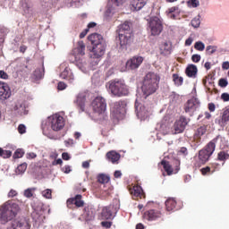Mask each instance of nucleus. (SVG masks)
Instances as JSON below:
<instances>
[{"label": "nucleus", "mask_w": 229, "mask_h": 229, "mask_svg": "<svg viewBox=\"0 0 229 229\" xmlns=\"http://www.w3.org/2000/svg\"><path fill=\"white\" fill-rule=\"evenodd\" d=\"M159 81L160 76H158L157 73H147L141 86V93L138 91V93L141 95V99H147L148 96L155 94L158 89Z\"/></svg>", "instance_id": "obj_1"}, {"label": "nucleus", "mask_w": 229, "mask_h": 229, "mask_svg": "<svg viewBox=\"0 0 229 229\" xmlns=\"http://www.w3.org/2000/svg\"><path fill=\"white\" fill-rule=\"evenodd\" d=\"M65 126V119L60 114H55L47 118L45 122L42 123V130L44 135L49 137L52 131H60L64 130Z\"/></svg>", "instance_id": "obj_2"}, {"label": "nucleus", "mask_w": 229, "mask_h": 229, "mask_svg": "<svg viewBox=\"0 0 229 229\" xmlns=\"http://www.w3.org/2000/svg\"><path fill=\"white\" fill-rule=\"evenodd\" d=\"M88 39L92 44V49L89 54L90 58H101L106 51V41H105L103 36L93 33L88 37Z\"/></svg>", "instance_id": "obj_3"}, {"label": "nucleus", "mask_w": 229, "mask_h": 229, "mask_svg": "<svg viewBox=\"0 0 229 229\" xmlns=\"http://www.w3.org/2000/svg\"><path fill=\"white\" fill-rule=\"evenodd\" d=\"M21 208L19 204L8 200L0 208V223L6 225L8 221H12L17 214H19Z\"/></svg>", "instance_id": "obj_4"}, {"label": "nucleus", "mask_w": 229, "mask_h": 229, "mask_svg": "<svg viewBox=\"0 0 229 229\" xmlns=\"http://www.w3.org/2000/svg\"><path fill=\"white\" fill-rule=\"evenodd\" d=\"M74 58H75V65L81 71V72H84V74H87L89 71H90V64L87 60L84 58L85 56V43L83 41L78 42V47L74 49Z\"/></svg>", "instance_id": "obj_5"}, {"label": "nucleus", "mask_w": 229, "mask_h": 229, "mask_svg": "<svg viewBox=\"0 0 229 229\" xmlns=\"http://www.w3.org/2000/svg\"><path fill=\"white\" fill-rule=\"evenodd\" d=\"M106 89L111 92L113 96L116 98H123V96H128V86L121 79H114L109 81L106 85Z\"/></svg>", "instance_id": "obj_6"}, {"label": "nucleus", "mask_w": 229, "mask_h": 229, "mask_svg": "<svg viewBox=\"0 0 229 229\" xmlns=\"http://www.w3.org/2000/svg\"><path fill=\"white\" fill-rule=\"evenodd\" d=\"M131 28V23L130 21H125L124 23L118 26L117 31L121 49H128L130 38H131V33L130 32Z\"/></svg>", "instance_id": "obj_7"}, {"label": "nucleus", "mask_w": 229, "mask_h": 229, "mask_svg": "<svg viewBox=\"0 0 229 229\" xmlns=\"http://www.w3.org/2000/svg\"><path fill=\"white\" fill-rule=\"evenodd\" d=\"M144 101H146V99L142 98V95L140 93H137L135 113L138 119H140V121H146V119L148 118L151 114V107L146 108V105L143 104Z\"/></svg>", "instance_id": "obj_8"}, {"label": "nucleus", "mask_w": 229, "mask_h": 229, "mask_svg": "<svg viewBox=\"0 0 229 229\" xmlns=\"http://www.w3.org/2000/svg\"><path fill=\"white\" fill-rule=\"evenodd\" d=\"M223 138L221 136H217L216 139L211 140L205 148L199 150V158L200 161V164H205L206 162H208V159L210 157H212L214 151H216V141L221 140Z\"/></svg>", "instance_id": "obj_9"}, {"label": "nucleus", "mask_w": 229, "mask_h": 229, "mask_svg": "<svg viewBox=\"0 0 229 229\" xmlns=\"http://www.w3.org/2000/svg\"><path fill=\"white\" fill-rule=\"evenodd\" d=\"M164 30L162 19L158 16H152L148 21V30L152 37H158Z\"/></svg>", "instance_id": "obj_10"}, {"label": "nucleus", "mask_w": 229, "mask_h": 229, "mask_svg": "<svg viewBox=\"0 0 229 229\" xmlns=\"http://www.w3.org/2000/svg\"><path fill=\"white\" fill-rule=\"evenodd\" d=\"M126 114V102L120 100L117 102H114L111 105V115L114 117V119H123Z\"/></svg>", "instance_id": "obj_11"}, {"label": "nucleus", "mask_w": 229, "mask_h": 229, "mask_svg": "<svg viewBox=\"0 0 229 229\" xmlns=\"http://www.w3.org/2000/svg\"><path fill=\"white\" fill-rule=\"evenodd\" d=\"M91 109L96 115H103L106 112V101L103 97H97L91 102Z\"/></svg>", "instance_id": "obj_12"}, {"label": "nucleus", "mask_w": 229, "mask_h": 229, "mask_svg": "<svg viewBox=\"0 0 229 229\" xmlns=\"http://www.w3.org/2000/svg\"><path fill=\"white\" fill-rule=\"evenodd\" d=\"M119 210V206L116 205H109L107 207L103 208L102 209V218L103 219H114L115 217V215L117 214V211Z\"/></svg>", "instance_id": "obj_13"}, {"label": "nucleus", "mask_w": 229, "mask_h": 229, "mask_svg": "<svg viewBox=\"0 0 229 229\" xmlns=\"http://www.w3.org/2000/svg\"><path fill=\"white\" fill-rule=\"evenodd\" d=\"M187 124H189V121H187V118L183 116L180 117V119L176 120L174 124V131H172L173 135H178V133H182Z\"/></svg>", "instance_id": "obj_14"}, {"label": "nucleus", "mask_w": 229, "mask_h": 229, "mask_svg": "<svg viewBox=\"0 0 229 229\" xmlns=\"http://www.w3.org/2000/svg\"><path fill=\"white\" fill-rule=\"evenodd\" d=\"M61 69H63V71L60 73V78L66 80L69 83H74V73H72V70L65 64H61Z\"/></svg>", "instance_id": "obj_15"}, {"label": "nucleus", "mask_w": 229, "mask_h": 229, "mask_svg": "<svg viewBox=\"0 0 229 229\" xmlns=\"http://www.w3.org/2000/svg\"><path fill=\"white\" fill-rule=\"evenodd\" d=\"M199 108V100L196 98L189 99L184 106L186 114L192 115Z\"/></svg>", "instance_id": "obj_16"}, {"label": "nucleus", "mask_w": 229, "mask_h": 229, "mask_svg": "<svg viewBox=\"0 0 229 229\" xmlns=\"http://www.w3.org/2000/svg\"><path fill=\"white\" fill-rule=\"evenodd\" d=\"M32 219L34 221V225L38 228L42 223H44V219L46 217L44 216V210H42V208H34V211L31 214Z\"/></svg>", "instance_id": "obj_17"}, {"label": "nucleus", "mask_w": 229, "mask_h": 229, "mask_svg": "<svg viewBox=\"0 0 229 229\" xmlns=\"http://www.w3.org/2000/svg\"><path fill=\"white\" fill-rule=\"evenodd\" d=\"M12 96V90L7 83L0 81V99L1 101H6Z\"/></svg>", "instance_id": "obj_18"}, {"label": "nucleus", "mask_w": 229, "mask_h": 229, "mask_svg": "<svg viewBox=\"0 0 229 229\" xmlns=\"http://www.w3.org/2000/svg\"><path fill=\"white\" fill-rule=\"evenodd\" d=\"M112 5L108 4V8L106 10L107 13L114 15L115 12H119L121 10V6L126 3V0H111Z\"/></svg>", "instance_id": "obj_19"}, {"label": "nucleus", "mask_w": 229, "mask_h": 229, "mask_svg": "<svg viewBox=\"0 0 229 229\" xmlns=\"http://www.w3.org/2000/svg\"><path fill=\"white\" fill-rule=\"evenodd\" d=\"M144 62V57L142 56H134L131 58L129 61L126 63V68L127 69H139L140 67V64Z\"/></svg>", "instance_id": "obj_20"}, {"label": "nucleus", "mask_w": 229, "mask_h": 229, "mask_svg": "<svg viewBox=\"0 0 229 229\" xmlns=\"http://www.w3.org/2000/svg\"><path fill=\"white\" fill-rule=\"evenodd\" d=\"M160 217H162V213L155 209H150L144 214V219H147V221H157Z\"/></svg>", "instance_id": "obj_21"}, {"label": "nucleus", "mask_w": 229, "mask_h": 229, "mask_svg": "<svg viewBox=\"0 0 229 229\" xmlns=\"http://www.w3.org/2000/svg\"><path fill=\"white\" fill-rule=\"evenodd\" d=\"M161 165H163L165 173H167L168 176H171V174H176L178 171H180V167L176 166L175 170L173 169V166L169 164V162L163 160L161 161Z\"/></svg>", "instance_id": "obj_22"}, {"label": "nucleus", "mask_w": 229, "mask_h": 229, "mask_svg": "<svg viewBox=\"0 0 229 229\" xmlns=\"http://www.w3.org/2000/svg\"><path fill=\"white\" fill-rule=\"evenodd\" d=\"M148 0H131V6L134 12H139L142 10L143 6H146Z\"/></svg>", "instance_id": "obj_23"}, {"label": "nucleus", "mask_w": 229, "mask_h": 229, "mask_svg": "<svg viewBox=\"0 0 229 229\" xmlns=\"http://www.w3.org/2000/svg\"><path fill=\"white\" fill-rule=\"evenodd\" d=\"M106 158L109 162H112V164H117L121 158V154L114 150H111L106 153Z\"/></svg>", "instance_id": "obj_24"}, {"label": "nucleus", "mask_w": 229, "mask_h": 229, "mask_svg": "<svg viewBox=\"0 0 229 229\" xmlns=\"http://www.w3.org/2000/svg\"><path fill=\"white\" fill-rule=\"evenodd\" d=\"M131 194L135 198H140V199H142V198H146L144 191H142V187L140 185L133 186V188L131 189Z\"/></svg>", "instance_id": "obj_25"}, {"label": "nucleus", "mask_w": 229, "mask_h": 229, "mask_svg": "<svg viewBox=\"0 0 229 229\" xmlns=\"http://www.w3.org/2000/svg\"><path fill=\"white\" fill-rule=\"evenodd\" d=\"M185 72L188 78H196L198 76V67L195 64H189Z\"/></svg>", "instance_id": "obj_26"}, {"label": "nucleus", "mask_w": 229, "mask_h": 229, "mask_svg": "<svg viewBox=\"0 0 229 229\" xmlns=\"http://www.w3.org/2000/svg\"><path fill=\"white\" fill-rule=\"evenodd\" d=\"M181 12L180 8L176 6L171 7L168 9V17L176 21V19H180Z\"/></svg>", "instance_id": "obj_27"}, {"label": "nucleus", "mask_w": 229, "mask_h": 229, "mask_svg": "<svg viewBox=\"0 0 229 229\" xmlns=\"http://www.w3.org/2000/svg\"><path fill=\"white\" fill-rule=\"evenodd\" d=\"M83 200H81V195H76L75 198L69 199L67 200V205H75L77 207H83Z\"/></svg>", "instance_id": "obj_28"}, {"label": "nucleus", "mask_w": 229, "mask_h": 229, "mask_svg": "<svg viewBox=\"0 0 229 229\" xmlns=\"http://www.w3.org/2000/svg\"><path fill=\"white\" fill-rule=\"evenodd\" d=\"M229 122V108L225 109L223 112L221 119L218 121V124L222 127H225Z\"/></svg>", "instance_id": "obj_29"}, {"label": "nucleus", "mask_w": 229, "mask_h": 229, "mask_svg": "<svg viewBox=\"0 0 229 229\" xmlns=\"http://www.w3.org/2000/svg\"><path fill=\"white\" fill-rule=\"evenodd\" d=\"M14 110L18 114H24L26 112V105L24 104L23 101H18L16 105L14 106Z\"/></svg>", "instance_id": "obj_30"}, {"label": "nucleus", "mask_w": 229, "mask_h": 229, "mask_svg": "<svg viewBox=\"0 0 229 229\" xmlns=\"http://www.w3.org/2000/svg\"><path fill=\"white\" fill-rule=\"evenodd\" d=\"M166 210L171 212V210H174L176 208V200L174 199H168L165 201Z\"/></svg>", "instance_id": "obj_31"}, {"label": "nucleus", "mask_w": 229, "mask_h": 229, "mask_svg": "<svg viewBox=\"0 0 229 229\" xmlns=\"http://www.w3.org/2000/svg\"><path fill=\"white\" fill-rule=\"evenodd\" d=\"M87 100V98H85V93H80L77 96V105L81 108H85V101Z\"/></svg>", "instance_id": "obj_32"}, {"label": "nucleus", "mask_w": 229, "mask_h": 229, "mask_svg": "<svg viewBox=\"0 0 229 229\" xmlns=\"http://www.w3.org/2000/svg\"><path fill=\"white\" fill-rule=\"evenodd\" d=\"M83 4V0H71L70 3L67 4L68 8H80Z\"/></svg>", "instance_id": "obj_33"}, {"label": "nucleus", "mask_w": 229, "mask_h": 229, "mask_svg": "<svg viewBox=\"0 0 229 229\" xmlns=\"http://www.w3.org/2000/svg\"><path fill=\"white\" fill-rule=\"evenodd\" d=\"M157 129L159 130L160 133L163 135H167L169 133V128L165 123H158Z\"/></svg>", "instance_id": "obj_34"}, {"label": "nucleus", "mask_w": 229, "mask_h": 229, "mask_svg": "<svg viewBox=\"0 0 229 229\" xmlns=\"http://www.w3.org/2000/svg\"><path fill=\"white\" fill-rule=\"evenodd\" d=\"M21 8L24 13H31V4H28L26 0H21Z\"/></svg>", "instance_id": "obj_35"}, {"label": "nucleus", "mask_w": 229, "mask_h": 229, "mask_svg": "<svg viewBox=\"0 0 229 229\" xmlns=\"http://www.w3.org/2000/svg\"><path fill=\"white\" fill-rule=\"evenodd\" d=\"M26 169H28V164L22 163L21 165H18L16 168V174H24L26 173Z\"/></svg>", "instance_id": "obj_36"}, {"label": "nucleus", "mask_w": 229, "mask_h": 229, "mask_svg": "<svg viewBox=\"0 0 229 229\" xmlns=\"http://www.w3.org/2000/svg\"><path fill=\"white\" fill-rule=\"evenodd\" d=\"M98 182L99 183H108V182H110V176L104 174H100L98 176Z\"/></svg>", "instance_id": "obj_37"}, {"label": "nucleus", "mask_w": 229, "mask_h": 229, "mask_svg": "<svg viewBox=\"0 0 229 229\" xmlns=\"http://www.w3.org/2000/svg\"><path fill=\"white\" fill-rule=\"evenodd\" d=\"M34 77L36 80H40L44 77V69L43 68H38L34 71Z\"/></svg>", "instance_id": "obj_38"}, {"label": "nucleus", "mask_w": 229, "mask_h": 229, "mask_svg": "<svg viewBox=\"0 0 229 229\" xmlns=\"http://www.w3.org/2000/svg\"><path fill=\"white\" fill-rule=\"evenodd\" d=\"M41 195L43 198H46V199H51L53 198V191L51 189H47L41 191Z\"/></svg>", "instance_id": "obj_39"}, {"label": "nucleus", "mask_w": 229, "mask_h": 229, "mask_svg": "<svg viewBox=\"0 0 229 229\" xmlns=\"http://www.w3.org/2000/svg\"><path fill=\"white\" fill-rule=\"evenodd\" d=\"M35 191H37V188H29L24 191V196L25 198H33V194H35Z\"/></svg>", "instance_id": "obj_40"}, {"label": "nucleus", "mask_w": 229, "mask_h": 229, "mask_svg": "<svg viewBox=\"0 0 229 229\" xmlns=\"http://www.w3.org/2000/svg\"><path fill=\"white\" fill-rule=\"evenodd\" d=\"M174 81L177 87L183 85V77L178 76V74H174Z\"/></svg>", "instance_id": "obj_41"}, {"label": "nucleus", "mask_w": 229, "mask_h": 229, "mask_svg": "<svg viewBox=\"0 0 229 229\" xmlns=\"http://www.w3.org/2000/svg\"><path fill=\"white\" fill-rule=\"evenodd\" d=\"M178 101H180V95L176 93H172L170 95V102L172 103V105H176Z\"/></svg>", "instance_id": "obj_42"}, {"label": "nucleus", "mask_w": 229, "mask_h": 229, "mask_svg": "<svg viewBox=\"0 0 229 229\" xmlns=\"http://www.w3.org/2000/svg\"><path fill=\"white\" fill-rule=\"evenodd\" d=\"M194 48L197 51H205V43H203L202 41H197L194 44Z\"/></svg>", "instance_id": "obj_43"}, {"label": "nucleus", "mask_w": 229, "mask_h": 229, "mask_svg": "<svg viewBox=\"0 0 229 229\" xmlns=\"http://www.w3.org/2000/svg\"><path fill=\"white\" fill-rule=\"evenodd\" d=\"M216 51H217V47L216 46H212L209 45L206 47V53L207 55H214V53H216Z\"/></svg>", "instance_id": "obj_44"}, {"label": "nucleus", "mask_w": 229, "mask_h": 229, "mask_svg": "<svg viewBox=\"0 0 229 229\" xmlns=\"http://www.w3.org/2000/svg\"><path fill=\"white\" fill-rule=\"evenodd\" d=\"M191 26L192 28H199L201 24V20H199V17H195L191 20Z\"/></svg>", "instance_id": "obj_45"}, {"label": "nucleus", "mask_w": 229, "mask_h": 229, "mask_svg": "<svg viewBox=\"0 0 229 229\" xmlns=\"http://www.w3.org/2000/svg\"><path fill=\"white\" fill-rule=\"evenodd\" d=\"M229 159V154L225 152V151H221L218 153V160H228Z\"/></svg>", "instance_id": "obj_46"}, {"label": "nucleus", "mask_w": 229, "mask_h": 229, "mask_svg": "<svg viewBox=\"0 0 229 229\" xmlns=\"http://www.w3.org/2000/svg\"><path fill=\"white\" fill-rule=\"evenodd\" d=\"M161 51H165V55H170L171 54V46H169V44H167V43H165L161 47Z\"/></svg>", "instance_id": "obj_47"}, {"label": "nucleus", "mask_w": 229, "mask_h": 229, "mask_svg": "<svg viewBox=\"0 0 229 229\" xmlns=\"http://www.w3.org/2000/svg\"><path fill=\"white\" fill-rule=\"evenodd\" d=\"M206 131H207V130L205 129V127H199V128L197 130L195 135H196L198 138H199V137L205 135V132H206Z\"/></svg>", "instance_id": "obj_48"}, {"label": "nucleus", "mask_w": 229, "mask_h": 229, "mask_svg": "<svg viewBox=\"0 0 229 229\" xmlns=\"http://www.w3.org/2000/svg\"><path fill=\"white\" fill-rule=\"evenodd\" d=\"M61 171L63 173H64L65 174H69V173H71V171H72V169L71 165H66L61 168Z\"/></svg>", "instance_id": "obj_49"}, {"label": "nucleus", "mask_w": 229, "mask_h": 229, "mask_svg": "<svg viewBox=\"0 0 229 229\" xmlns=\"http://www.w3.org/2000/svg\"><path fill=\"white\" fill-rule=\"evenodd\" d=\"M188 3L192 8H198L199 6V0H189Z\"/></svg>", "instance_id": "obj_50"}, {"label": "nucleus", "mask_w": 229, "mask_h": 229, "mask_svg": "<svg viewBox=\"0 0 229 229\" xmlns=\"http://www.w3.org/2000/svg\"><path fill=\"white\" fill-rule=\"evenodd\" d=\"M24 156V152H22L21 149H17L13 155L14 158H22V157Z\"/></svg>", "instance_id": "obj_51"}, {"label": "nucleus", "mask_w": 229, "mask_h": 229, "mask_svg": "<svg viewBox=\"0 0 229 229\" xmlns=\"http://www.w3.org/2000/svg\"><path fill=\"white\" fill-rule=\"evenodd\" d=\"M26 158L28 160H33L34 158H37V154L35 152H28L26 154Z\"/></svg>", "instance_id": "obj_52"}, {"label": "nucleus", "mask_w": 229, "mask_h": 229, "mask_svg": "<svg viewBox=\"0 0 229 229\" xmlns=\"http://www.w3.org/2000/svg\"><path fill=\"white\" fill-rule=\"evenodd\" d=\"M1 157L3 158H10V157H12V151H10V150H3Z\"/></svg>", "instance_id": "obj_53"}, {"label": "nucleus", "mask_w": 229, "mask_h": 229, "mask_svg": "<svg viewBox=\"0 0 229 229\" xmlns=\"http://www.w3.org/2000/svg\"><path fill=\"white\" fill-rule=\"evenodd\" d=\"M218 85L225 89V87H228V81H226L225 79H220Z\"/></svg>", "instance_id": "obj_54"}, {"label": "nucleus", "mask_w": 229, "mask_h": 229, "mask_svg": "<svg viewBox=\"0 0 229 229\" xmlns=\"http://www.w3.org/2000/svg\"><path fill=\"white\" fill-rule=\"evenodd\" d=\"M191 60L192 62H194L195 64H198V62H199L201 60V55L195 54L191 56Z\"/></svg>", "instance_id": "obj_55"}, {"label": "nucleus", "mask_w": 229, "mask_h": 229, "mask_svg": "<svg viewBox=\"0 0 229 229\" xmlns=\"http://www.w3.org/2000/svg\"><path fill=\"white\" fill-rule=\"evenodd\" d=\"M57 89L58 90H65V89H67V84H65V82L60 81L57 85Z\"/></svg>", "instance_id": "obj_56"}, {"label": "nucleus", "mask_w": 229, "mask_h": 229, "mask_svg": "<svg viewBox=\"0 0 229 229\" xmlns=\"http://www.w3.org/2000/svg\"><path fill=\"white\" fill-rule=\"evenodd\" d=\"M64 146H66V148H71L72 146H74V140H64Z\"/></svg>", "instance_id": "obj_57"}, {"label": "nucleus", "mask_w": 229, "mask_h": 229, "mask_svg": "<svg viewBox=\"0 0 229 229\" xmlns=\"http://www.w3.org/2000/svg\"><path fill=\"white\" fill-rule=\"evenodd\" d=\"M18 131L19 133L22 134V133H26V125L24 124H20L18 126Z\"/></svg>", "instance_id": "obj_58"}, {"label": "nucleus", "mask_w": 229, "mask_h": 229, "mask_svg": "<svg viewBox=\"0 0 229 229\" xmlns=\"http://www.w3.org/2000/svg\"><path fill=\"white\" fill-rule=\"evenodd\" d=\"M0 78L1 80H8L9 76L4 71L0 70Z\"/></svg>", "instance_id": "obj_59"}, {"label": "nucleus", "mask_w": 229, "mask_h": 229, "mask_svg": "<svg viewBox=\"0 0 229 229\" xmlns=\"http://www.w3.org/2000/svg\"><path fill=\"white\" fill-rule=\"evenodd\" d=\"M192 42H194V38H192V36H190V37L185 40V46H192Z\"/></svg>", "instance_id": "obj_60"}, {"label": "nucleus", "mask_w": 229, "mask_h": 229, "mask_svg": "<svg viewBox=\"0 0 229 229\" xmlns=\"http://www.w3.org/2000/svg\"><path fill=\"white\" fill-rule=\"evenodd\" d=\"M18 192L15 190H11L8 192V198H15V196H17Z\"/></svg>", "instance_id": "obj_61"}, {"label": "nucleus", "mask_w": 229, "mask_h": 229, "mask_svg": "<svg viewBox=\"0 0 229 229\" xmlns=\"http://www.w3.org/2000/svg\"><path fill=\"white\" fill-rule=\"evenodd\" d=\"M221 99L224 100L225 102H228L229 101V94L228 93H223L221 95Z\"/></svg>", "instance_id": "obj_62"}, {"label": "nucleus", "mask_w": 229, "mask_h": 229, "mask_svg": "<svg viewBox=\"0 0 229 229\" xmlns=\"http://www.w3.org/2000/svg\"><path fill=\"white\" fill-rule=\"evenodd\" d=\"M101 225L104 228H110L112 226V222L104 221L101 222Z\"/></svg>", "instance_id": "obj_63"}, {"label": "nucleus", "mask_w": 229, "mask_h": 229, "mask_svg": "<svg viewBox=\"0 0 229 229\" xmlns=\"http://www.w3.org/2000/svg\"><path fill=\"white\" fill-rule=\"evenodd\" d=\"M222 69H223L224 71H228V69H229V62H228V61H225V62H224V63L222 64Z\"/></svg>", "instance_id": "obj_64"}]
</instances>
